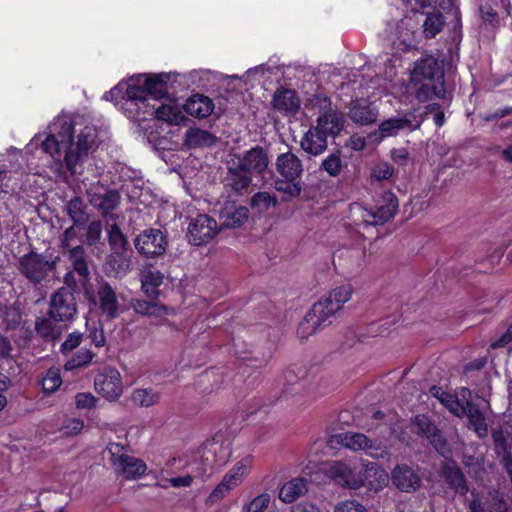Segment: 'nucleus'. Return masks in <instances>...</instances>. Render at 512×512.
I'll use <instances>...</instances> for the list:
<instances>
[{"label": "nucleus", "instance_id": "nucleus-1", "mask_svg": "<svg viewBox=\"0 0 512 512\" xmlns=\"http://www.w3.org/2000/svg\"><path fill=\"white\" fill-rule=\"evenodd\" d=\"M42 142L43 150L58 162L62 161L72 174H82L84 165L99 144L96 126L80 117L59 115L48 126Z\"/></svg>", "mask_w": 512, "mask_h": 512}, {"label": "nucleus", "instance_id": "nucleus-2", "mask_svg": "<svg viewBox=\"0 0 512 512\" xmlns=\"http://www.w3.org/2000/svg\"><path fill=\"white\" fill-rule=\"evenodd\" d=\"M398 199L390 191L384 192L375 200V209L368 210L358 203L350 206V217L356 226L383 225L397 212Z\"/></svg>", "mask_w": 512, "mask_h": 512}, {"label": "nucleus", "instance_id": "nucleus-3", "mask_svg": "<svg viewBox=\"0 0 512 512\" xmlns=\"http://www.w3.org/2000/svg\"><path fill=\"white\" fill-rule=\"evenodd\" d=\"M324 473L336 483L356 489L365 485L368 477L375 475L382 482L388 480V475L376 467V465H367L364 469H357L350 464L341 461H332L324 465Z\"/></svg>", "mask_w": 512, "mask_h": 512}, {"label": "nucleus", "instance_id": "nucleus-4", "mask_svg": "<svg viewBox=\"0 0 512 512\" xmlns=\"http://www.w3.org/2000/svg\"><path fill=\"white\" fill-rule=\"evenodd\" d=\"M58 257L48 259L43 254L30 252L19 259L18 269L33 284L48 280L55 274Z\"/></svg>", "mask_w": 512, "mask_h": 512}, {"label": "nucleus", "instance_id": "nucleus-5", "mask_svg": "<svg viewBox=\"0 0 512 512\" xmlns=\"http://www.w3.org/2000/svg\"><path fill=\"white\" fill-rule=\"evenodd\" d=\"M417 25L418 21L410 15L395 23H388L385 33L396 52H406L416 46Z\"/></svg>", "mask_w": 512, "mask_h": 512}, {"label": "nucleus", "instance_id": "nucleus-6", "mask_svg": "<svg viewBox=\"0 0 512 512\" xmlns=\"http://www.w3.org/2000/svg\"><path fill=\"white\" fill-rule=\"evenodd\" d=\"M107 450L115 471L125 478L132 479L145 473L146 464L142 460L129 455L122 444L109 443Z\"/></svg>", "mask_w": 512, "mask_h": 512}, {"label": "nucleus", "instance_id": "nucleus-7", "mask_svg": "<svg viewBox=\"0 0 512 512\" xmlns=\"http://www.w3.org/2000/svg\"><path fill=\"white\" fill-rule=\"evenodd\" d=\"M67 253L71 270L64 275V284L70 288L85 287L90 280V270L83 247L76 245Z\"/></svg>", "mask_w": 512, "mask_h": 512}, {"label": "nucleus", "instance_id": "nucleus-8", "mask_svg": "<svg viewBox=\"0 0 512 512\" xmlns=\"http://www.w3.org/2000/svg\"><path fill=\"white\" fill-rule=\"evenodd\" d=\"M68 286L55 291L50 299L49 316L55 321H67L73 318L77 311V305L73 290Z\"/></svg>", "mask_w": 512, "mask_h": 512}, {"label": "nucleus", "instance_id": "nucleus-9", "mask_svg": "<svg viewBox=\"0 0 512 512\" xmlns=\"http://www.w3.org/2000/svg\"><path fill=\"white\" fill-rule=\"evenodd\" d=\"M94 385L96 391L110 402L118 400L123 393L122 377L116 368H104L95 377Z\"/></svg>", "mask_w": 512, "mask_h": 512}, {"label": "nucleus", "instance_id": "nucleus-10", "mask_svg": "<svg viewBox=\"0 0 512 512\" xmlns=\"http://www.w3.org/2000/svg\"><path fill=\"white\" fill-rule=\"evenodd\" d=\"M219 227L215 219L206 214H199L188 226V240L195 246L206 244L218 233Z\"/></svg>", "mask_w": 512, "mask_h": 512}, {"label": "nucleus", "instance_id": "nucleus-11", "mask_svg": "<svg viewBox=\"0 0 512 512\" xmlns=\"http://www.w3.org/2000/svg\"><path fill=\"white\" fill-rule=\"evenodd\" d=\"M134 244L140 254L157 257L166 251L167 239L161 230L147 229L136 237Z\"/></svg>", "mask_w": 512, "mask_h": 512}, {"label": "nucleus", "instance_id": "nucleus-12", "mask_svg": "<svg viewBox=\"0 0 512 512\" xmlns=\"http://www.w3.org/2000/svg\"><path fill=\"white\" fill-rule=\"evenodd\" d=\"M342 444L353 450H362L372 458L380 459L387 456V449L380 442H373L365 434L348 432L342 437Z\"/></svg>", "mask_w": 512, "mask_h": 512}, {"label": "nucleus", "instance_id": "nucleus-13", "mask_svg": "<svg viewBox=\"0 0 512 512\" xmlns=\"http://www.w3.org/2000/svg\"><path fill=\"white\" fill-rule=\"evenodd\" d=\"M416 432L426 437L434 448L444 455L447 451V442L437 426L425 415H417L412 419Z\"/></svg>", "mask_w": 512, "mask_h": 512}, {"label": "nucleus", "instance_id": "nucleus-14", "mask_svg": "<svg viewBox=\"0 0 512 512\" xmlns=\"http://www.w3.org/2000/svg\"><path fill=\"white\" fill-rule=\"evenodd\" d=\"M393 485L406 493L415 492L421 486V477L414 468L407 464H398L391 472Z\"/></svg>", "mask_w": 512, "mask_h": 512}, {"label": "nucleus", "instance_id": "nucleus-15", "mask_svg": "<svg viewBox=\"0 0 512 512\" xmlns=\"http://www.w3.org/2000/svg\"><path fill=\"white\" fill-rule=\"evenodd\" d=\"M235 163L251 175H261L268 168L269 158L262 147L256 146L237 157Z\"/></svg>", "mask_w": 512, "mask_h": 512}, {"label": "nucleus", "instance_id": "nucleus-16", "mask_svg": "<svg viewBox=\"0 0 512 512\" xmlns=\"http://www.w3.org/2000/svg\"><path fill=\"white\" fill-rule=\"evenodd\" d=\"M97 303L101 313L108 319L118 316L120 304L115 290L107 282H101L97 288Z\"/></svg>", "mask_w": 512, "mask_h": 512}, {"label": "nucleus", "instance_id": "nucleus-17", "mask_svg": "<svg viewBox=\"0 0 512 512\" xmlns=\"http://www.w3.org/2000/svg\"><path fill=\"white\" fill-rule=\"evenodd\" d=\"M422 119L413 113L406 114L401 118H390L383 121L379 126L383 138L396 135L400 130H416L421 126Z\"/></svg>", "mask_w": 512, "mask_h": 512}, {"label": "nucleus", "instance_id": "nucleus-18", "mask_svg": "<svg viewBox=\"0 0 512 512\" xmlns=\"http://www.w3.org/2000/svg\"><path fill=\"white\" fill-rule=\"evenodd\" d=\"M276 170L284 179L297 180L301 179L303 165L296 154L288 151L277 157Z\"/></svg>", "mask_w": 512, "mask_h": 512}, {"label": "nucleus", "instance_id": "nucleus-19", "mask_svg": "<svg viewBox=\"0 0 512 512\" xmlns=\"http://www.w3.org/2000/svg\"><path fill=\"white\" fill-rule=\"evenodd\" d=\"M170 78L169 73L139 75V80L146 86L148 98L153 100H160L167 96Z\"/></svg>", "mask_w": 512, "mask_h": 512}, {"label": "nucleus", "instance_id": "nucleus-20", "mask_svg": "<svg viewBox=\"0 0 512 512\" xmlns=\"http://www.w3.org/2000/svg\"><path fill=\"white\" fill-rule=\"evenodd\" d=\"M225 187L231 189L235 194L242 195L252 183L251 174L242 169L235 160L228 166V172L225 179Z\"/></svg>", "mask_w": 512, "mask_h": 512}, {"label": "nucleus", "instance_id": "nucleus-21", "mask_svg": "<svg viewBox=\"0 0 512 512\" xmlns=\"http://www.w3.org/2000/svg\"><path fill=\"white\" fill-rule=\"evenodd\" d=\"M440 73L438 60L433 56H425L415 63L411 73V82L417 84L421 81H433Z\"/></svg>", "mask_w": 512, "mask_h": 512}, {"label": "nucleus", "instance_id": "nucleus-22", "mask_svg": "<svg viewBox=\"0 0 512 512\" xmlns=\"http://www.w3.org/2000/svg\"><path fill=\"white\" fill-rule=\"evenodd\" d=\"M249 210L244 206L226 204L219 214L222 228H239L248 221Z\"/></svg>", "mask_w": 512, "mask_h": 512}, {"label": "nucleus", "instance_id": "nucleus-23", "mask_svg": "<svg viewBox=\"0 0 512 512\" xmlns=\"http://www.w3.org/2000/svg\"><path fill=\"white\" fill-rule=\"evenodd\" d=\"M300 145L308 154L318 156L327 149V136L316 126L305 133Z\"/></svg>", "mask_w": 512, "mask_h": 512}, {"label": "nucleus", "instance_id": "nucleus-24", "mask_svg": "<svg viewBox=\"0 0 512 512\" xmlns=\"http://www.w3.org/2000/svg\"><path fill=\"white\" fill-rule=\"evenodd\" d=\"M349 117L356 124L369 125L377 120L378 110L365 100H356L351 104Z\"/></svg>", "mask_w": 512, "mask_h": 512}, {"label": "nucleus", "instance_id": "nucleus-25", "mask_svg": "<svg viewBox=\"0 0 512 512\" xmlns=\"http://www.w3.org/2000/svg\"><path fill=\"white\" fill-rule=\"evenodd\" d=\"M272 104L277 111L286 115H293L300 107V100L295 91L278 89L274 93Z\"/></svg>", "mask_w": 512, "mask_h": 512}, {"label": "nucleus", "instance_id": "nucleus-26", "mask_svg": "<svg viewBox=\"0 0 512 512\" xmlns=\"http://www.w3.org/2000/svg\"><path fill=\"white\" fill-rule=\"evenodd\" d=\"M164 274L152 265L145 267L141 272V288L150 299H157L159 286L163 283Z\"/></svg>", "mask_w": 512, "mask_h": 512}, {"label": "nucleus", "instance_id": "nucleus-27", "mask_svg": "<svg viewBox=\"0 0 512 512\" xmlns=\"http://www.w3.org/2000/svg\"><path fill=\"white\" fill-rule=\"evenodd\" d=\"M152 114L157 119L163 120L171 125H179L186 120L182 108L175 101L169 100L168 103H161L158 107L152 106Z\"/></svg>", "mask_w": 512, "mask_h": 512}, {"label": "nucleus", "instance_id": "nucleus-28", "mask_svg": "<svg viewBox=\"0 0 512 512\" xmlns=\"http://www.w3.org/2000/svg\"><path fill=\"white\" fill-rule=\"evenodd\" d=\"M183 109L193 117L205 118L213 112L214 104L209 97L195 94L186 101Z\"/></svg>", "mask_w": 512, "mask_h": 512}, {"label": "nucleus", "instance_id": "nucleus-29", "mask_svg": "<svg viewBox=\"0 0 512 512\" xmlns=\"http://www.w3.org/2000/svg\"><path fill=\"white\" fill-rule=\"evenodd\" d=\"M251 466V457L248 456L241 459L225 474L221 482L228 486V490H233L243 482Z\"/></svg>", "mask_w": 512, "mask_h": 512}, {"label": "nucleus", "instance_id": "nucleus-30", "mask_svg": "<svg viewBox=\"0 0 512 512\" xmlns=\"http://www.w3.org/2000/svg\"><path fill=\"white\" fill-rule=\"evenodd\" d=\"M90 203L98 208L103 215L114 210L120 202V194L115 190H109L104 193L88 191Z\"/></svg>", "mask_w": 512, "mask_h": 512}, {"label": "nucleus", "instance_id": "nucleus-31", "mask_svg": "<svg viewBox=\"0 0 512 512\" xmlns=\"http://www.w3.org/2000/svg\"><path fill=\"white\" fill-rule=\"evenodd\" d=\"M109 275L123 277L131 270V257L127 251L112 252L106 262Z\"/></svg>", "mask_w": 512, "mask_h": 512}, {"label": "nucleus", "instance_id": "nucleus-32", "mask_svg": "<svg viewBox=\"0 0 512 512\" xmlns=\"http://www.w3.org/2000/svg\"><path fill=\"white\" fill-rule=\"evenodd\" d=\"M464 409V415L467 416L470 427L480 438L486 437L488 435V425L481 410L468 400L464 404Z\"/></svg>", "mask_w": 512, "mask_h": 512}, {"label": "nucleus", "instance_id": "nucleus-33", "mask_svg": "<svg viewBox=\"0 0 512 512\" xmlns=\"http://www.w3.org/2000/svg\"><path fill=\"white\" fill-rule=\"evenodd\" d=\"M317 127L321 128V131L324 132L326 136H335L344 127L343 116L336 111L326 112L318 117Z\"/></svg>", "mask_w": 512, "mask_h": 512}, {"label": "nucleus", "instance_id": "nucleus-34", "mask_svg": "<svg viewBox=\"0 0 512 512\" xmlns=\"http://www.w3.org/2000/svg\"><path fill=\"white\" fill-rule=\"evenodd\" d=\"M430 394L439 400V402L445 406L451 413L458 417L464 416V404L455 396L444 391L439 386H432L430 388Z\"/></svg>", "mask_w": 512, "mask_h": 512}, {"label": "nucleus", "instance_id": "nucleus-35", "mask_svg": "<svg viewBox=\"0 0 512 512\" xmlns=\"http://www.w3.org/2000/svg\"><path fill=\"white\" fill-rule=\"evenodd\" d=\"M185 145L190 149L210 147L215 144L216 137L200 128H190L185 133Z\"/></svg>", "mask_w": 512, "mask_h": 512}, {"label": "nucleus", "instance_id": "nucleus-36", "mask_svg": "<svg viewBox=\"0 0 512 512\" xmlns=\"http://www.w3.org/2000/svg\"><path fill=\"white\" fill-rule=\"evenodd\" d=\"M307 491V481L294 478L285 483L279 491V499L284 503H292Z\"/></svg>", "mask_w": 512, "mask_h": 512}, {"label": "nucleus", "instance_id": "nucleus-37", "mask_svg": "<svg viewBox=\"0 0 512 512\" xmlns=\"http://www.w3.org/2000/svg\"><path fill=\"white\" fill-rule=\"evenodd\" d=\"M339 310L325 297L316 302L308 312L310 319H314L319 327L326 325L328 319L336 314Z\"/></svg>", "mask_w": 512, "mask_h": 512}, {"label": "nucleus", "instance_id": "nucleus-38", "mask_svg": "<svg viewBox=\"0 0 512 512\" xmlns=\"http://www.w3.org/2000/svg\"><path fill=\"white\" fill-rule=\"evenodd\" d=\"M161 393L154 388H137L131 394V401L141 408H149L160 402Z\"/></svg>", "mask_w": 512, "mask_h": 512}, {"label": "nucleus", "instance_id": "nucleus-39", "mask_svg": "<svg viewBox=\"0 0 512 512\" xmlns=\"http://www.w3.org/2000/svg\"><path fill=\"white\" fill-rule=\"evenodd\" d=\"M443 477L445 482L453 488L456 493L465 495L468 492L465 476L456 466H445L443 470Z\"/></svg>", "mask_w": 512, "mask_h": 512}, {"label": "nucleus", "instance_id": "nucleus-40", "mask_svg": "<svg viewBox=\"0 0 512 512\" xmlns=\"http://www.w3.org/2000/svg\"><path fill=\"white\" fill-rule=\"evenodd\" d=\"M415 86H418L415 96L420 102H426L434 97L443 98L446 93L442 82L435 84L433 81H421L415 84Z\"/></svg>", "mask_w": 512, "mask_h": 512}, {"label": "nucleus", "instance_id": "nucleus-41", "mask_svg": "<svg viewBox=\"0 0 512 512\" xmlns=\"http://www.w3.org/2000/svg\"><path fill=\"white\" fill-rule=\"evenodd\" d=\"M155 300L134 299L131 301V306L137 314L143 316H162L167 314L168 308Z\"/></svg>", "mask_w": 512, "mask_h": 512}, {"label": "nucleus", "instance_id": "nucleus-42", "mask_svg": "<svg viewBox=\"0 0 512 512\" xmlns=\"http://www.w3.org/2000/svg\"><path fill=\"white\" fill-rule=\"evenodd\" d=\"M66 212L76 226H85L89 220L87 207L79 197H73L68 201Z\"/></svg>", "mask_w": 512, "mask_h": 512}, {"label": "nucleus", "instance_id": "nucleus-43", "mask_svg": "<svg viewBox=\"0 0 512 512\" xmlns=\"http://www.w3.org/2000/svg\"><path fill=\"white\" fill-rule=\"evenodd\" d=\"M423 22V33L426 38H434L445 25L444 16L440 11L427 12Z\"/></svg>", "mask_w": 512, "mask_h": 512}, {"label": "nucleus", "instance_id": "nucleus-44", "mask_svg": "<svg viewBox=\"0 0 512 512\" xmlns=\"http://www.w3.org/2000/svg\"><path fill=\"white\" fill-rule=\"evenodd\" d=\"M484 506L487 512H507L509 504L505 494L499 490H489Z\"/></svg>", "mask_w": 512, "mask_h": 512}, {"label": "nucleus", "instance_id": "nucleus-45", "mask_svg": "<svg viewBox=\"0 0 512 512\" xmlns=\"http://www.w3.org/2000/svg\"><path fill=\"white\" fill-rule=\"evenodd\" d=\"M353 294V288L350 284H345L336 287L325 297L330 301L338 310H341L343 305L348 302Z\"/></svg>", "mask_w": 512, "mask_h": 512}, {"label": "nucleus", "instance_id": "nucleus-46", "mask_svg": "<svg viewBox=\"0 0 512 512\" xmlns=\"http://www.w3.org/2000/svg\"><path fill=\"white\" fill-rule=\"evenodd\" d=\"M275 189L287 196V198H284V200L298 197L302 191L301 179L287 180L281 177L280 179L276 180Z\"/></svg>", "mask_w": 512, "mask_h": 512}, {"label": "nucleus", "instance_id": "nucleus-47", "mask_svg": "<svg viewBox=\"0 0 512 512\" xmlns=\"http://www.w3.org/2000/svg\"><path fill=\"white\" fill-rule=\"evenodd\" d=\"M108 243L112 252L128 250L127 239L117 224H112L108 229Z\"/></svg>", "mask_w": 512, "mask_h": 512}, {"label": "nucleus", "instance_id": "nucleus-48", "mask_svg": "<svg viewBox=\"0 0 512 512\" xmlns=\"http://www.w3.org/2000/svg\"><path fill=\"white\" fill-rule=\"evenodd\" d=\"M62 384L60 370L56 367H51L47 370L45 376L41 381L42 389L45 393L55 392Z\"/></svg>", "mask_w": 512, "mask_h": 512}, {"label": "nucleus", "instance_id": "nucleus-49", "mask_svg": "<svg viewBox=\"0 0 512 512\" xmlns=\"http://www.w3.org/2000/svg\"><path fill=\"white\" fill-rule=\"evenodd\" d=\"M250 204L252 208H256L262 212L271 207H276L278 205V200L268 192H257L252 196Z\"/></svg>", "mask_w": 512, "mask_h": 512}, {"label": "nucleus", "instance_id": "nucleus-50", "mask_svg": "<svg viewBox=\"0 0 512 512\" xmlns=\"http://www.w3.org/2000/svg\"><path fill=\"white\" fill-rule=\"evenodd\" d=\"M126 95L133 101H148L147 89L143 82L139 80V75L130 80L126 90Z\"/></svg>", "mask_w": 512, "mask_h": 512}, {"label": "nucleus", "instance_id": "nucleus-51", "mask_svg": "<svg viewBox=\"0 0 512 512\" xmlns=\"http://www.w3.org/2000/svg\"><path fill=\"white\" fill-rule=\"evenodd\" d=\"M344 260L351 269H360L366 262V251L364 249H350L344 254Z\"/></svg>", "mask_w": 512, "mask_h": 512}, {"label": "nucleus", "instance_id": "nucleus-52", "mask_svg": "<svg viewBox=\"0 0 512 512\" xmlns=\"http://www.w3.org/2000/svg\"><path fill=\"white\" fill-rule=\"evenodd\" d=\"M94 354L88 349H80L70 360L65 364L66 370H72L84 366L91 362Z\"/></svg>", "mask_w": 512, "mask_h": 512}, {"label": "nucleus", "instance_id": "nucleus-53", "mask_svg": "<svg viewBox=\"0 0 512 512\" xmlns=\"http://www.w3.org/2000/svg\"><path fill=\"white\" fill-rule=\"evenodd\" d=\"M270 500L271 497L268 493H262L245 504L242 510L243 512H264L268 508Z\"/></svg>", "mask_w": 512, "mask_h": 512}, {"label": "nucleus", "instance_id": "nucleus-54", "mask_svg": "<svg viewBox=\"0 0 512 512\" xmlns=\"http://www.w3.org/2000/svg\"><path fill=\"white\" fill-rule=\"evenodd\" d=\"M394 174V168L387 162H379L371 169V180L383 181L390 179Z\"/></svg>", "mask_w": 512, "mask_h": 512}, {"label": "nucleus", "instance_id": "nucleus-55", "mask_svg": "<svg viewBox=\"0 0 512 512\" xmlns=\"http://www.w3.org/2000/svg\"><path fill=\"white\" fill-rule=\"evenodd\" d=\"M321 168H323L332 177L338 176L342 169L340 156L336 153L328 155L323 160Z\"/></svg>", "mask_w": 512, "mask_h": 512}, {"label": "nucleus", "instance_id": "nucleus-56", "mask_svg": "<svg viewBox=\"0 0 512 512\" xmlns=\"http://www.w3.org/2000/svg\"><path fill=\"white\" fill-rule=\"evenodd\" d=\"M319 328V324L314 319H310V315L307 313L304 319L298 325L297 335L302 340L307 339L310 335L314 334Z\"/></svg>", "mask_w": 512, "mask_h": 512}, {"label": "nucleus", "instance_id": "nucleus-57", "mask_svg": "<svg viewBox=\"0 0 512 512\" xmlns=\"http://www.w3.org/2000/svg\"><path fill=\"white\" fill-rule=\"evenodd\" d=\"M83 227L84 226H76L74 223L72 226L68 227L60 237L61 247L69 252V250L73 248L72 244L78 238V230L82 229Z\"/></svg>", "mask_w": 512, "mask_h": 512}, {"label": "nucleus", "instance_id": "nucleus-58", "mask_svg": "<svg viewBox=\"0 0 512 512\" xmlns=\"http://www.w3.org/2000/svg\"><path fill=\"white\" fill-rule=\"evenodd\" d=\"M83 428L84 422L81 419L69 418L63 423L61 431L63 435L73 437L80 434Z\"/></svg>", "mask_w": 512, "mask_h": 512}, {"label": "nucleus", "instance_id": "nucleus-59", "mask_svg": "<svg viewBox=\"0 0 512 512\" xmlns=\"http://www.w3.org/2000/svg\"><path fill=\"white\" fill-rule=\"evenodd\" d=\"M87 338L96 347H102L106 342L104 331L101 325L93 324V326H89Z\"/></svg>", "mask_w": 512, "mask_h": 512}, {"label": "nucleus", "instance_id": "nucleus-60", "mask_svg": "<svg viewBox=\"0 0 512 512\" xmlns=\"http://www.w3.org/2000/svg\"><path fill=\"white\" fill-rule=\"evenodd\" d=\"M102 225L100 221H92L88 224L86 241L88 245H95L101 238Z\"/></svg>", "mask_w": 512, "mask_h": 512}, {"label": "nucleus", "instance_id": "nucleus-61", "mask_svg": "<svg viewBox=\"0 0 512 512\" xmlns=\"http://www.w3.org/2000/svg\"><path fill=\"white\" fill-rule=\"evenodd\" d=\"M96 402L97 398L91 393H78L75 396V405L78 409H92Z\"/></svg>", "mask_w": 512, "mask_h": 512}, {"label": "nucleus", "instance_id": "nucleus-62", "mask_svg": "<svg viewBox=\"0 0 512 512\" xmlns=\"http://www.w3.org/2000/svg\"><path fill=\"white\" fill-rule=\"evenodd\" d=\"M227 487L228 486L220 482L207 497L206 504L214 505L224 499L230 493Z\"/></svg>", "mask_w": 512, "mask_h": 512}, {"label": "nucleus", "instance_id": "nucleus-63", "mask_svg": "<svg viewBox=\"0 0 512 512\" xmlns=\"http://www.w3.org/2000/svg\"><path fill=\"white\" fill-rule=\"evenodd\" d=\"M335 512H368L367 509L356 501H345L338 504Z\"/></svg>", "mask_w": 512, "mask_h": 512}, {"label": "nucleus", "instance_id": "nucleus-64", "mask_svg": "<svg viewBox=\"0 0 512 512\" xmlns=\"http://www.w3.org/2000/svg\"><path fill=\"white\" fill-rule=\"evenodd\" d=\"M82 334L81 333H71L68 335L66 340L61 345L62 352H70L81 343Z\"/></svg>", "mask_w": 512, "mask_h": 512}]
</instances>
